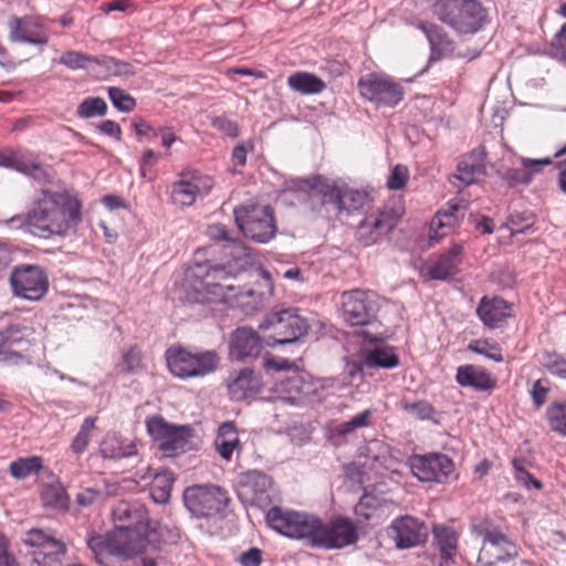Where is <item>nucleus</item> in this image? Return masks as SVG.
<instances>
[{
	"mask_svg": "<svg viewBox=\"0 0 566 566\" xmlns=\"http://www.w3.org/2000/svg\"><path fill=\"white\" fill-rule=\"evenodd\" d=\"M208 237L217 242H227L233 247L238 252L242 249V241L239 238H232L226 226L214 223L207 229Z\"/></svg>",
	"mask_w": 566,
	"mask_h": 566,
	"instance_id": "obj_54",
	"label": "nucleus"
},
{
	"mask_svg": "<svg viewBox=\"0 0 566 566\" xmlns=\"http://www.w3.org/2000/svg\"><path fill=\"white\" fill-rule=\"evenodd\" d=\"M24 154L17 151H0V167L19 171Z\"/></svg>",
	"mask_w": 566,
	"mask_h": 566,
	"instance_id": "obj_63",
	"label": "nucleus"
},
{
	"mask_svg": "<svg viewBox=\"0 0 566 566\" xmlns=\"http://www.w3.org/2000/svg\"><path fill=\"white\" fill-rule=\"evenodd\" d=\"M271 485L272 481L266 474H253L245 484V488L251 493V503L260 507L268 506L271 503L269 494Z\"/></svg>",
	"mask_w": 566,
	"mask_h": 566,
	"instance_id": "obj_37",
	"label": "nucleus"
},
{
	"mask_svg": "<svg viewBox=\"0 0 566 566\" xmlns=\"http://www.w3.org/2000/svg\"><path fill=\"white\" fill-rule=\"evenodd\" d=\"M133 126L139 140H155L158 138L159 130L150 126L146 120L142 118L135 120Z\"/></svg>",
	"mask_w": 566,
	"mask_h": 566,
	"instance_id": "obj_62",
	"label": "nucleus"
},
{
	"mask_svg": "<svg viewBox=\"0 0 566 566\" xmlns=\"http://www.w3.org/2000/svg\"><path fill=\"white\" fill-rule=\"evenodd\" d=\"M19 171L27 176L32 177L33 179L40 182H50L52 179V176L48 168L44 167L38 160V158L30 153L24 154Z\"/></svg>",
	"mask_w": 566,
	"mask_h": 566,
	"instance_id": "obj_46",
	"label": "nucleus"
},
{
	"mask_svg": "<svg viewBox=\"0 0 566 566\" xmlns=\"http://www.w3.org/2000/svg\"><path fill=\"white\" fill-rule=\"evenodd\" d=\"M364 457L366 459L364 465L377 473H382V470H392L397 463L390 446L378 439H374L366 444Z\"/></svg>",
	"mask_w": 566,
	"mask_h": 566,
	"instance_id": "obj_29",
	"label": "nucleus"
},
{
	"mask_svg": "<svg viewBox=\"0 0 566 566\" xmlns=\"http://www.w3.org/2000/svg\"><path fill=\"white\" fill-rule=\"evenodd\" d=\"M358 88L364 98L377 106L394 107L405 95L403 87L387 74L370 73L359 78Z\"/></svg>",
	"mask_w": 566,
	"mask_h": 566,
	"instance_id": "obj_10",
	"label": "nucleus"
},
{
	"mask_svg": "<svg viewBox=\"0 0 566 566\" xmlns=\"http://www.w3.org/2000/svg\"><path fill=\"white\" fill-rule=\"evenodd\" d=\"M218 274L223 275V271L213 270L212 273H208L200 282L201 289L209 294L221 297L226 296V292L234 291L238 289L239 292L234 294V296L241 305L256 307L261 303L262 297L260 293H256L253 289L250 287H241L240 285L235 286L234 284L228 283V276H223L222 282L214 283L212 279Z\"/></svg>",
	"mask_w": 566,
	"mask_h": 566,
	"instance_id": "obj_19",
	"label": "nucleus"
},
{
	"mask_svg": "<svg viewBox=\"0 0 566 566\" xmlns=\"http://www.w3.org/2000/svg\"><path fill=\"white\" fill-rule=\"evenodd\" d=\"M59 63L67 66L69 69L76 70L85 67L87 63L99 64L101 62L96 56L87 55L77 51H67L61 55Z\"/></svg>",
	"mask_w": 566,
	"mask_h": 566,
	"instance_id": "obj_51",
	"label": "nucleus"
},
{
	"mask_svg": "<svg viewBox=\"0 0 566 566\" xmlns=\"http://www.w3.org/2000/svg\"><path fill=\"white\" fill-rule=\"evenodd\" d=\"M541 364L553 375L566 378V360L558 354L548 352L543 353Z\"/></svg>",
	"mask_w": 566,
	"mask_h": 566,
	"instance_id": "obj_56",
	"label": "nucleus"
},
{
	"mask_svg": "<svg viewBox=\"0 0 566 566\" xmlns=\"http://www.w3.org/2000/svg\"><path fill=\"white\" fill-rule=\"evenodd\" d=\"M34 331L31 326L14 324L0 332V361L21 359L22 356L13 350L14 346L29 343Z\"/></svg>",
	"mask_w": 566,
	"mask_h": 566,
	"instance_id": "obj_27",
	"label": "nucleus"
},
{
	"mask_svg": "<svg viewBox=\"0 0 566 566\" xmlns=\"http://www.w3.org/2000/svg\"><path fill=\"white\" fill-rule=\"evenodd\" d=\"M548 391H549L548 379L542 378V379L536 380L533 384L532 389H531V396H532L533 402L537 407H541L542 405H544L547 399Z\"/></svg>",
	"mask_w": 566,
	"mask_h": 566,
	"instance_id": "obj_61",
	"label": "nucleus"
},
{
	"mask_svg": "<svg viewBox=\"0 0 566 566\" xmlns=\"http://www.w3.org/2000/svg\"><path fill=\"white\" fill-rule=\"evenodd\" d=\"M82 219L81 201L67 191H39L32 208L24 218V226L34 237L52 239L65 237Z\"/></svg>",
	"mask_w": 566,
	"mask_h": 566,
	"instance_id": "obj_2",
	"label": "nucleus"
},
{
	"mask_svg": "<svg viewBox=\"0 0 566 566\" xmlns=\"http://www.w3.org/2000/svg\"><path fill=\"white\" fill-rule=\"evenodd\" d=\"M96 417H86L71 442L70 449L73 453L80 455L88 447L91 441V433L95 428Z\"/></svg>",
	"mask_w": 566,
	"mask_h": 566,
	"instance_id": "obj_47",
	"label": "nucleus"
},
{
	"mask_svg": "<svg viewBox=\"0 0 566 566\" xmlns=\"http://www.w3.org/2000/svg\"><path fill=\"white\" fill-rule=\"evenodd\" d=\"M402 216L399 208L386 205L381 210L368 214L357 228V239L364 245H371L392 230Z\"/></svg>",
	"mask_w": 566,
	"mask_h": 566,
	"instance_id": "obj_13",
	"label": "nucleus"
},
{
	"mask_svg": "<svg viewBox=\"0 0 566 566\" xmlns=\"http://www.w3.org/2000/svg\"><path fill=\"white\" fill-rule=\"evenodd\" d=\"M10 284L14 295L29 301H39L49 289L45 273L35 265L15 268L10 275Z\"/></svg>",
	"mask_w": 566,
	"mask_h": 566,
	"instance_id": "obj_12",
	"label": "nucleus"
},
{
	"mask_svg": "<svg viewBox=\"0 0 566 566\" xmlns=\"http://www.w3.org/2000/svg\"><path fill=\"white\" fill-rule=\"evenodd\" d=\"M10 39L18 42H27L36 45H45L49 42L46 28L40 18L12 17L8 22Z\"/></svg>",
	"mask_w": 566,
	"mask_h": 566,
	"instance_id": "obj_18",
	"label": "nucleus"
},
{
	"mask_svg": "<svg viewBox=\"0 0 566 566\" xmlns=\"http://www.w3.org/2000/svg\"><path fill=\"white\" fill-rule=\"evenodd\" d=\"M146 428L163 455L174 457L177 450V426L168 423L157 415L146 419Z\"/></svg>",
	"mask_w": 566,
	"mask_h": 566,
	"instance_id": "obj_25",
	"label": "nucleus"
},
{
	"mask_svg": "<svg viewBox=\"0 0 566 566\" xmlns=\"http://www.w3.org/2000/svg\"><path fill=\"white\" fill-rule=\"evenodd\" d=\"M275 391L293 405L313 403L319 399L316 385L303 375L295 374L275 385Z\"/></svg>",
	"mask_w": 566,
	"mask_h": 566,
	"instance_id": "obj_16",
	"label": "nucleus"
},
{
	"mask_svg": "<svg viewBox=\"0 0 566 566\" xmlns=\"http://www.w3.org/2000/svg\"><path fill=\"white\" fill-rule=\"evenodd\" d=\"M266 522L277 533L303 539L311 547L343 548L358 538L354 523L340 516L325 523L314 514L273 506L266 513Z\"/></svg>",
	"mask_w": 566,
	"mask_h": 566,
	"instance_id": "obj_1",
	"label": "nucleus"
},
{
	"mask_svg": "<svg viewBox=\"0 0 566 566\" xmlns=\"http://www.w3.org/2000/svg\"><path fill=\"white\" fill-rule=\"evenodd\" d=\"M219 358L214 352L191 354L179 347V378L205 376L216 370Z\"/></svg>",
	"mask_w": 566,
	"mask_h": 566,
	"instance_id": "obj_22",
	"label": "nucleus"
},
{
	"mask_svg": "<svg viewBox=\"0 0 566 566\" xmlns=\"http://www.w3.org/2000/svg\"><path fill=\"white\" fill-rule=\"evenodd\" d=\"M108 97L113 103L114 107H116L120 112H132L136 106L135 98L127 94L124 90L119 87H108Z\"/></svg>",
	"mask_w": 566,
	"mask_h": 566,
	"instance_id": "obj_52",
	"label": "nucleus"
},
{
	"mask_svg": "<svg viewBox=\"0 0 566 566\" xmlns=\"http://www.w3.org/2000/svg\"><path fill=\"white\" fill-rule=\"evenodd\" d=\"M476 314L490 329L502 327L512 316V307L502 297L483 296L478 305Z\"/></svg>",
	"mask_w": 566,
	"mask_h": 566,
	"instance_id": "obj_26",
	"label": "nucleus"
},
{
	"mask_svg": "<svg viewBox=\"0 0 566 566\" xmlns=\"http://www.w3.org/2000/svg\"><path fill=\"white\" fill-rule=\"evenodd\" d=\"M343 319L350 326H367L377 319L379 302L375 292L353 289L340 295Z\"/></svg>",
	"mask_w": 566,
	"mask_h": 566,
	"instance_id": "obj_7",
	"label": "nucleus"
},
{
	"mask_svg": "<svg viewBox=\"0 0 566 566\" xmlns=\"http://www.w3.org/2000/svg\"><path fill=\"white\" fill-rule=\"evenodd\" d=\"M559 13L566 18V2L560 6ZM551 48L556 56L566 62V22L554 35Z\"/></svg>",
	"mask_w": 566,
	"mask_h": 566,
	"instance_id": "obj_57",
	"label": "nucleus"
},
{
	"mask_svg": "<svg viewBox=\"0 0 566 566\" xmlns=\"http://www.w3.org/2000/svg\"><path fill=\"white\" fill-rule=\"evenodd\" d=\"M482 537V547L478 555L479 566H516L518 547L506 534L488 530Z\"/></svg>",
	"mask_w": 566,
	"mask_h": 566,
	"instance_id": "obj_9",
	"label": "nucleus"
},
{
	"mask_svg": "<svg viewBox=\"0 0 566 566\" xmlns=\"http://www.w3.org/2000/svg\"><path fill=\"white\" fill-rule=\"evenodd\" d=\"M546 417L553 431L566 436V401L553 402L546 410Z\"/></svg>",
	"mask_w": 566,
	"mask_h": 566,
	"instance_id": "obj_49",
	"label": "nucleus"
},
{
	"mask_svg": "<svg viewBox=\"0 0 566 566\" xmlns=\"http://www.w3.org/2000/svg\"><path fill=\"white\" fill-rule=\"evenodd\" d=\"M400 408L405 412L422 421L431 420L436 415L434 407L427 400L409 401L403 399L400 401Z\"/></svg>",
	"mask_w": 566,
	"mask_h": 566,
	"instance_id": "obj_50",
	"label": "nucleus"
},
{
	"mask_svg": "<svg viewBox=\"0 0 566 566\" xmlns=\"http://www.w3.org/2000/svg\"><path fill=\"white\" fill-rule=\"evenodd\" d=\"M388 534L397 548L409 549L426 543L428 528L420 520L405 515L391 522Z\"/></svg>",
	"mask_w": 566,
	"mask_h": 566,
	"instance_id": "obj_14",
	"label": "nucleus"
},
{
	"mask_svg": "<svg viewBox=\"0 0 566 566\" xmlns=\"http://www.w3.org/2000/svg\"><path fill=\"white\" fill-rule=\"evenodd\" d=\"M112 518L115 525L113 532H120V539L130 546L138 539L143 554L148 546L146 510L142 505L120 501L113 507Z\"/></svg>",
	"mask_w": 566,
	"mask_h": 566,
	"instance_id": "obj_5",
	"label": "nucleus"
},
{
	"mask_svg": "<svg viewBox=\"0 0 566 566\" xmlns=\"http://www.w3.org/2000/svg\"><path fill=\"white\" fill-rule=\"evenodd\" d=\"M287 85L303 95L319 94L326 88V84L321 77L308 72H296L290 75Z\"/></svg>",
	"mask_w": 566,
	"mask_h": 566,
	"instance_id": "obj_35",
	"label": "nucleus"
},
{
	"mask_svg": "<svg viewBox=\"0 0 566 566\" xmlns=\"http://www.w3.org/2000/svg\"><path fill=\"white\" fill-rule=\"evenodd\" d=\"M399 358L395 354L392 348L380 347L369 350L363 360V365L366 367H381V368H394L398 366Z\"/></svg>",
	"mask_w": 566,
	"mask_h": 566,
	"instance_id": "obj_42",
	"label": "nucleus"
},
{
	"mask_svg": "<svg viewBox=\"0 0 566 566\" xmlns=\"http://www.w3.org/2000/svg\"><path fill=\"white\" fill-rule=\"evenodd\" d=\"M175 479L172 473L164 472L154 476L149 493L156 503H167L171 496Z\"/></svg>",
	"mask_w": 566,
	"mask_h": 566,
	"instance_id": "obj_44",
	"label": "nucleus"
},
{
	"mask_svg": "<svg viewBox=\"0 0 566 566\" xmlns=\"http://www.w3.org/2000/svg\"><path fill=\"white\" fill-rule=\"evenodd\" d=\"M427 36L431 45L430 60L437 61L453 54V41L441 29L438 27L430 28L427 31Z\"/></svg>",
	"mask_w": 566,
	"mask_h": 566,
	"instance_id": "obj_39",
	"label": "nucleus"
},
{
	"mask_svg": "<svg viewBox=\"0 0 566 566\" xmlns=\"http://www.w3.org/2000/svg\"><path fill=\"white\" fill-rule=\"evenodd\" d=\"M203 446V431L199 426H179V452L198 451Z\"/></svg>",
	"mask_w": 566,
	"mask_h": 566,
	"instance_id": "obj_41",
	"label": "nucleus"
},
{
	"mask_svg": "<svg viewBox=\"0 0 566 566\" xmlns=\"http://www.w3.org/2000/svg\"><path fill=\"white\" fill-rule=\"evenodd\" d=\"M213 179L197 170L179 174V205L191 206L198 198H203L213 188Z\"/></svg>",
	"mask_w": 566,
	"mask_h": 566,
	"instance_id": "obj_20",
	"label": "nucleus"
},
{
	"mask_svg": "<svg viewBox=\"0 0 566 566\" xmlns=\"http://www.w3.org/2000/svg\"><path fill=\"white\" fill-rule=\"evenodd\" d=\"M159 158V154H156L151 149H146L139 160V172L143 178H153V169L156 166Z\"/></svg>",
	"mask_w": 566,
	"mask_h": 566,
	"instance_id": "obj_60",
	"label": "nucleus"
},
{
	"mask_svg": "<svg viewBox=\"0 0 566 566\" xmlns=\"http://www.w3.org/2000/svg\"><path fill=\"white\" fill-rule=\"evenodd\" d=\"M65 545L56 537L51 541L43 549L33 551V559L39 566H55L60 557L65 554Z\"/></svg>",
	"mask_w": 566,
	"mask_h": 566,
	"instance_id": "obj_43",
	"label": "nucleus"
},
{
	"mask_svg": "<svg viewBox=\"0 0 566 566\" xmlns=\"http://www.w3.org/2000/svg\"><path fill=\"white\" fill-rule=\"evenodd\" d=\"M41 500L45 507L57 512H66L70 509V496L59 482L46 484L41 492Z\"/></svg>",
	"mask_w": 566,
	"mask_h": 566,
	"instance_id": "obj_36",
	"label": "nucleus"
},
{
	"mask_svg": "<svg viewBox=\"0 0 566 566\" xmlns=\"http://www.w3.org/2000/svg\"><path fill=\"white\" fill-rule=\"evenodd\" d=\"M184 504L196 517H211L221 513L229 504L228 492L217 485H192L185 489Z\"/></svg>",
	"mask_w": 566,
	"mask_h": 566,
	"instance_id": "obj_8",
	"label": "nucleus"
},
{
	"mask_svg": "<svg viewBox=\"0 0 566 566\" xmlns=\"http://www.w3.org/2000/svg\"><path fill=\"white\" fill-rule=\"evenodd\" d=\"M324 203L333 205L338 213L359 211L368 203L367 193L348 188L331 187L324 192Z\"/></svg>",
	"mask_w": 566,
	"mask_h": 566,
	"instance_id": "obj_24",
	"label": "nucleus"
},
{
	"mask_svg": "<svg viewBox=\"0 0 566 566\" xmlns=\"http://www.w3.org/2000/svg\"><path fill=\"white\" fill-rule=\"evenodd\" d=\"M457 382L462 387H471L478 391H491L497 380L486 369L475 365H462L457 369Z\"/></svg>",
	"mask_w": 566,
	"mask_h": 566,
	"instance_id": "obj_28",
	"label": "nucleus"
},
{
	"mask_svg": "<svg viewBox=\"0 0 566 566\" xmlns=\"http://www.w3.org/2000/svg\"><path fill=\"white\" fill-rule=\"evenodd\" d=\"M120 532H109L105 535L95 534L90 536L87 545L95 555H112L124 559L133 558L140 554V542L132 544L120 539Z\"/></svg>",
	"mask_w": 566,
	"mask_h": 566,
	"instance_id": "obj_17",
	"label": "nucleus"
},
{
	"mask_svg": "<svg viewBox=\"0 0 566 566\" xmlns=\"http://www.w3.org/2000/svg\"><path fill=\"white\" fill-rule=\"evenodd\" d=\"M552 164L549 158L545 159H528L521 158V167L506 169L502 178L510 187H517L520 185H528L534 175L542 170L544 166Z\"/></svg>",
	"mask_w": 566,
	"mask_h": 566,
	"instance_id": "obj_31",
	"label": "nucleus"
},
{
	"mask_svg": "<svg viewBox=\"0 0 566 566\" xmlns=\"http://www.w3.org/2000/svg\"><path fill=\"white\" fill-rule=\"evenodd\" d=\"M234 219L240 231L255 242L266 243L275 237L274 210L270 206L241 205L234 209Z\"/></svg>",
	"mask_w": 566,
	"mask_h": 566,
	"instance_id": "obj_4",
	"label": "nucleus"
},
{
	"mask_svg": "<svg viewBox=\"0 0 566 566\" xmlns=\"http://www.w3.org/2000/svg\"><path fill=\"white\" fill-rule=\"evenodd\" d=\"M263 380L260 373L244 367L230 373L227 380V390L232 401L253 400L262 390Z\"/></svg>",
	"mask_w": 566,
	"mask_h": 566,
	"instance_id": "obj_15",
	"label": "nucleus"
},
{
	"mask_svg": "<svg viewBox=\"0 0 566 566\" xmlns=\"http://www.w3.org/2000/svg\"><path fill=\"white\" fill-rule=\"evenodd\" d=\"M463 217L464 207L459 201L448 202V207L439 210L431 221L429 232L430 243H438L441 238L451 233L459 227Z\"/></svg>",
	"mask_w": 566,
	"mask_h": 566,
	"instance_id": "obj_23",
	"label": "nucleus"
},
{
	"mask_svg": "<svg viewBox=\"0 0 566 566\" xmlns=\"http://www.w3.org/2000/svg\"><path fill=\"white\" fill-rule=\"evenodd\" d=\"M43 465V459L40 455L21 457L9 464L8 471L12 478L24 480L38 474Z\"/></svg>",
	"mask_w": 566,
	"mask_h": 566,
	"instance_id": "obj_40",
	"label": "nucleus"
},
{
	"mask_svg": "<svg viewBox=\"0 0 566 566\" xmlns=\"http://www.w3.org/2000/svg\"><path fill=\"white\" fill-rule=\"evenodd\" d=\"M54 538L55 535L51 532L42 528H32L24 534L23 543L32 547L33 551H41Z\"/></svg>",
	"mask_w": 566,
	"mask_h": 566,
	"instance_id": "obj_53",
	"label": "nucleus"
},
{
	"mask_svg": "<svg viewBox=\"0 0 566 566\" xmlns=\"http://www.w3.org/2000/svg\"><path fill=\"white\" fill-rule=\"evenodd\" d=\"M484 174V151L474 149L459 161L453 178L468 186L476 182Z\"/></svg>",
	"mask_w": 566,
	"mask_h": 566,
	"instance_id": "obj_30",
	"label": "nucleus"
},
{
	"mask_svg": "<svg viewBox=\"0 0 566 566\" xmlns=\"http://www.w3.org/2000/svg\"><path fill=\"white\" fill-rule=\"evenodd\" d=\"M214 447L223 460H231L235 450L241 448L238 429L233 421H226L220 424Z\"/></svg>",
	"mask_w": 566,
	"mask_h": 566,
	"instance_id": "obj_34",
	"label": "nucleus"
},
{
	"mask_svg": "<svg viewBox=\"0 0 566 566\" xmlns=\"http://www.w3.org/2000/svg\"><path fill=\"white\" fill-rule=\"evenodd\" d=\"M140 442L137 440L126 441L117 438L106 439L102 447L101 452L104 458L120 459L128 458L137 454Z\"/></svg>",
	"mask_w": 566,
	"mask_h": 566,
	"instance_id": "obj_38",
	"label": "nucleus"
},
{
	"mask_svg": "<svg viewBox=\"0 0 566 566\" xmlns=\"http://www.w3.org/2000/svg\"><path fill=\"white\" fill-rule=\"evenodd\" d=\"M410 467L412 474L422 482L447 483L455 478L454 462L443 453L415 455Z\"/></svg>",
	"mask_w": 566,
	"mask_h": 566,
	"instance_id": "obj_11",
	"label": "nucleus"
},
{
	"mask_svg": "<svg viewBox=\"0 0 566 566\" xmlns=\"http://www.w3.org/2000/svg\"><path fill=\"white\" fill-rule=\"evenodd\" d=\"M433 13L459 33H476L489 22L481 2H433Z\"/></svg>",
	"mask_w": 566,
	"mask_h": 566,
	"instance_id": "obj_3",
	"label": "nucleus"
},
{
	"mask_svg": "<svg viewBox=\"0 0 566 566\" xmlns=\"http://www.w3.org/2000/svg\"><path fill=\"white\" fill-rule=\"evenodd\" d=\"M463 245L453 243L450 250L441 254L438 260L429 268L428 275L433 280H447L458 272L461 263Z\"/></svg>",
	"mask_w": 566,
	"mask_h": 566,
	"instance_id": "obj_32",
	"label": "nucleus"
},
{
	"mask_svg": "<svg viewBox=\"0 0 566 566\" xmlns=\"http://www.w3.org/2000/svg\"><path fill=\"white\" fill-rule=\"evenodd\" d=\"M468 349L495 363H502L504 360L502 347L495 340L488 338L473 339L469 343Z\"/></svg>",
	"mask_w": 566,
	"mask_h": 566,
	"instance_id": "obj_45",
	"label": "nucleus"
},
{
	"mask_svg": "<svg viewBox=\"0 0 566 566\" xmlns=\"http://www.w3.org/2000/svg\"><path fill=\"white\" fill-rule=\"evenodd\" d=\"M433 536L440 552V566H451L458 554V533L453 527L438 525L433 527Z\"/></svg>",
	"mask_w": 566,
	"mask_h": 566,
	"instance_id": "obj_33",
	"label": "nucleus"
},
{
	"mask_svg": "<svg viewBox=\"0 0 566 566\" xmlns=\"http://www.w3.org/2000/svg\"><path fill=\"white\" fill-rule=\"evenodd\" d=\"M370 417L371 411L365 410L353 417L350 420L337 424L335 427V432L339 436H346L358 428L368 427Z\"/></svg>",
	"mask_w": 566,
	"mask_h": 566,
	"instance_id": "obj_55",
	"label": "nucleus"
},
{
	"mask_svg": "<svg viewBox=\"0 0 566 566\" xmlns=\"http://www.w3.org/2000/svg\"><path fill=\"white\" fill-rule=\"evenodd\" d=\"M259 328L269 332L266 337L270 345L290 344L305 336L308 331L306 318L296 308H286L270 313Z\"/></svg>",
	"mask_w": 566,
	"mask_h": 566,
	"instance_id": "obj_6",
	"label": "nucleus"
},
{
	"mask_svg": "<svg viewBox=\"0 0 566 566\" xmlns=\"http://www.w3.org/2000/svg\"><path fill=\"white\" fill-rule=\"evenodd\" d=\"M262 349L259 334L249 327H239L230 336L229 357L231 360L242 361L256 358Z\"/></svg>",
	"mask_w": 566,
	"mask_h": 566,
	"instance_id": "obj_21",
	"label": "nucleus"
},
{
	"mask_svg": "<svg viewBox=\"0 0 566 566\" xmlns=\"http://www.w3.org/2000/svg\"><path fill=\"white\" fill-rule=\"evenodd\" d=\"M262 551L258 547H252L242 553L239 557L241 566H260L262 563Z\"/></svg>",
	"mask_w": 566,
	"mask_h": 566,
	"instance_id": "obj_64",
	"label": "nucleus"
},
{
	"mask_svg": "<svg viewBox=\"0 0 566 566\" xmlns=\"http://www.w3.org/2000/svg\"><path fill=\"white\" fill-rule=\"evenodd\" d=\"M108 106L102 97H86L76 108L80 118H92L106 115Z\"/></svg>",
	"mask_w": 566,
	"mask_h": 566,
	"instance_id": "obj_48",
	"label": "nucleus"
},
{
	"mask_svg": "<svg viewBox=\"0 0 566 566\" xmlns=\"http://www.w3.org/2000/svg\"><path fill=\"white\" fill-rule=\"evenodd\" d=\"M409 180V169L407 166L398 164L392 169L387 179V187L390 190H401Z\"/></svg>",
	"mask_w": 566,
	"mask_h": 566,
	"instance_id": "obj_59",
	"label": "nucleus"
},
{
	"mask_svg": "<svg viewBox=\"0 0 566 566\" xmlns=\"http://www.w3.org/2000/svg\"><path fill=\"white\" fill-rule=\"evenodd\" d=\"M143 368V355L137 346L130 347L123 355L122 371L125 374H134Z\"/></svg>",
	"mask_w": 566,
	"mask_h": 566,
	"instance_id": "obj_58",
	"label": "nucleus"
}]
</instances>
